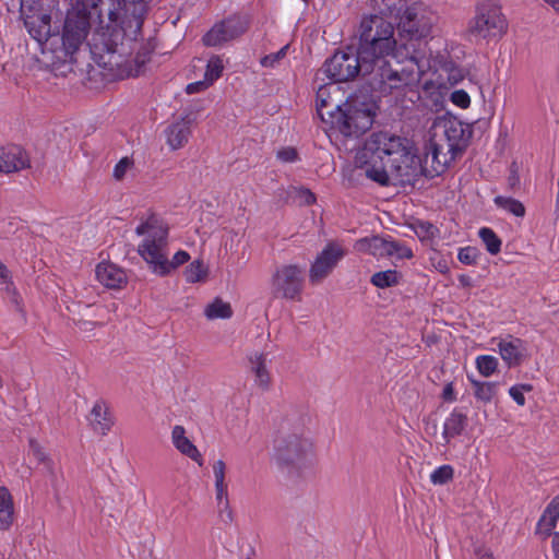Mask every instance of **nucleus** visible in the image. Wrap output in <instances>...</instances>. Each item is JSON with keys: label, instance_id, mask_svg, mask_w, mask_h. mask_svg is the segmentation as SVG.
<instances>
[{"label": "nucleus", "instance_id": "1", "mask_svg": "<svg viewBox=\"0 0 559 559\" xmlns=\"http://www.w3.org/2000/svg\"><path fill=\"white\" fill-rule=\"evenodd\" d=\"M359 47L366 73H371L372 88L381 93H391L418 83L414 67L406 64L393 69L388 57L397 59L400 37H394V26L379 15L364 17L360 23Z\"/></svg>", "mask_w": 559, "mask_h": 559}, {"label": "nucleus", "instance_id": "2", "mask_svg": "<svg viewBox=\"0 0 559 559\" xmlns=\"http://www.w3.org/2000/svg\"><path fill=\"white\" fill-rule=\"evenodd\" d=\"M358 162L365 176L380 186H406L421 173L419 158L412 153L409 141L389 132L372 133Z\"/></svg>", "mask_w": 559, "mask_h": 559}, {"label": "nucleus", "instance_id": "3", "mask_svg": "<svg viewBox=\"0 0 559 559\" xmlns=\"http://www.w3.org/2000/svg\"><path fill=\"white\" fill-rule=\"evenodd\" d=\"M435 14L423 4H413L403 12L397 24L399 56L414 67L418 82L430 70L431 60L424 39L429 36L435 23Z\"/></svg>", "mask_w": 559, "mask_h": 559}, {"label": "nucleus", "instance_id": "4", "mask_svg": "<svg viewBox=\"0 0 559 559\" xmlns=\"http://www.w3.org/2000/svg\"><path fill=\"white\" fill-rule=\"evenodd\" d=\"M274 457L288 472L299 469L313 455V444L306 429V418L296 413L281 418L273 439Z\"/></svg>", "mask_w": 559, "mask_h": 559}, {"label": "nucleus", "instance_id": "5", "mask_svg": "<svg viewBox=\"0 0 559 559\" xmlns=\"http://www.w3.org/2000/svg\"><path fill=\"white\" fill-rule=\"evenodd\" d=\"M326 95L328 87L321 86L317 92V111L321 120L332 130L345 136H358L371 128L373 120L370 111L347 104L343 108L338 104H332Z\"/></svg>", "mask_w": 559, "mask_h": 559}, {"label": "nucleus", "instance_id": "6", "mask_svg": "<svg viewBox=\"0 0 559 559\" xmlns=\"http://www.w3.org/2000/svg\"><path fill=\"white\" fill-rule=\"evenodd\" d=\"M135 233L144 236L138 247V253L148 264L150 270L158 275L165 272V258L167 255L168 227L155 215H151L141 223Z\"/></svg>", "mask_w": 559, "mask_h": 559}, {"label": "nucleus", "instance_id": "7", "mask_svg": "<svg viewBox=\"0 0 559 559\" xmlns=\"http://www.w3.org/2000/svg\"><path fill=\"white\" fill-rule=\"evenodd\" d=\"M506 27L498 0H478L476 15L469 22V35L476 39L498 37L506 32Z\"/></svg>", "mask_w": 559, "mask_h": 559}, {"label": "nucleus", "instance_id": "8", "mask_svg": "<svg viewBox=\"0 0 559 559\" xmlns=\"http://www.w3.org/2000/svg\"><path fill=\"white\" fill-rule=\"evenodd\" d=\"M361 53L348 48L344 51H336L323 66L328 78L334 82H347L355 79L360 72L366 75Z\"/></svg>", "mask_w": 559, "mask_h": 559}, {"label": "nucleus", "instance_id": "9", "mask_svg": "<svg viewBox=\"0 0 559 559\" xmlns=\"http://www.w3.org/2000/svg\"><path fill=\"white\" fill-rule=\"evenodd\" d=\"M305 271L297 264H284L272 275V293L274 297L288 300H300L304 289Z\"/></svg>", "mask_w": 559, "mask_h": 559}, {"label": "nucleus", "instance_id": "10", "mask_svg": "<svg viewBox=\"0 0 559 559\" xmlns=\"http://www.w3.org/2000/svg\"><path fill=\"white\" fill-rule=\"evenodd\" d=\"M248 29V22L239 16H229L216 24L203 36L205 46L215 47L230 41Z\"/></svg>", "mask_w": 559, "mask_h": 559}, {"label": "nucleus", "instance_id": "11", "mask_svg": "<svg viewBox=\"0 0 559 559\" xmlns=\"http://www.w3.org/2000/svg\"><path fill=\"white\" fill-rule=\"evenodd\" d=\"M345 255L344 249L336 242H329L317 255L309 270V282L312 285L322 283Z\"/></svg>", "mask_w": 559, "mask_h": 559}, {"label": "nucleus", "instance_id": "12", "mask_svg": "<svg viewBox=\"0 0 559 559\" xmlns=\"http://www.w3.org/2000/svg\"><path fill=\"white\" fill-rule=\"evenodd\" d=\"M105 52L100 55V60L108 71L118 79L140 75V69L133 68L131 60L126 58L123 45L105 44Z\"/></svg>", "mask_w": 559, "mask_h": 559}, {"label": "nucleus", "instance_id": "13", "mask_svg": "<svg viewBox=\"0 0 559 559\" xmlns=\"http://www.w3.org/2000/svg\"><path fill=\"white\" fill-rule=\"evenodd\" d=\"M424 166H430L437 175L442 174L448 165L460 155H454L448 151L447 144L430 139L425 146Z\"/></svg>", "mask_w": 559, "mask_h": 559}, {"label": "nucleus", "instance_id": "14", "mask_svg": "<svg viewBox=\"0 0 559 559\" xmlns=\"http://www.w3.org/2000/svg\"><path fill=\"white\" fill-rule=\"evenodd\" d=\"M197 121V112H188L171 123L166 130L167 144L173 151L183 147L191 135V126Z\"/></svg>", "mask_w": 559, "mask_h": 559}, {"label": "nucleus", "instance_id": "15", "mask_svg": "<svg viewBox=\"0 0 559 559\" xmlns=\"http://www.w3.org/2000/svg\"><path fill=\"white\" fill-rule=\"evenodd\" d=\"M249 371L253 374L254 385L267 392L273 383L272 374L269 369V358L266 353L252 352L248 355Z\"/></svg>", "mask_w": 559, "mask_h": 559}, {"label": "nucleus", "instance_id": "16", "mask_svg": "<svg viewBox=\"0 0 559 559\" xmlns=\"http://www.w3.org/2000/svg\"><path fill=\"white\" fill-rule=\"evenodd\" d=\"M443 128L444 143L454 155H462L467 146L466 130L456 119H445L440 122Z\"/></svg>", "mask_w": 559, "mask_h": 559}, {"label": "nucleus", "instance_id": "17", "mask_svg": "<svg viewBox=\"0 0 559 559\" xmlns=\"http://www.w3.org/2000/svg\"><path fill=\"white\" fill-rule=\"evenodd\" d=\"M29 167L26 152L17 145L0 148V173L12 174Z\"/></svg>", "mask_w": 559, "mask_h": 559}, {"label": "nucleus", "instance_id": "18", "mask_svg": "<svg viewBox=\"0 0 559 559\" xmlns=\"http://www.w3.org/2000/svg\"><path fill=\"white\" fill-rule=\"evenodd\" d=\"M87 32L88 23L85 20L68 19L64 23L62 33V45L66 51L68 53H73L86 38Z\"/></svg>", "mask_w": 559, "mask_h": 559}, {"label": "nucleus", "instance_id": "19", "mask_svg": "<svg viewBox=\"0 0 559 559\" xmlns=\"http://www.w3.org/2000/svg\"><path fill=\"white\" fill-rule=\"evenodd\" d=\"M92 429L102 436H106L115 424L114 416L105 401H97L88 416Z\"/></svg>", "mask_w": 559, "mask_h": 559}, {"label": "nucleus", "instance_id": "20", "mask_svg": "<svg viewBox=\"0 0 559 559\" xmlns=\"http://www.w3.org/2000/svg\"><path fill=\"white\" fill-rule=\"evenodd\" d=\"M50 22L51 17L47 13L38 12L24 17L27 32L40 45L47 41L51 35Z\"/></svg>", "mask_w": 559, "mask_h": 559}, {"label": "nucleus", "instance_id": "21", "mask_svg": "<svg viewBox=\"0 0 559 559\" xmlns=\"http://www.w3.org/2000/svg\"><path fill=\"white\" fill-rule=\"evenodd\" d=\"M95 272L99 283L108 288L119 289L127 284L126 272L114 263L102 262Z\"/></svg>", "mask_w": 559, "mask_h": 559}, {"label": "nucleus", "instance_id": "22", "mask_svg": "<svg viewBox=\"0 0 559 559\" xmlns=\"http://www.w3.org/2000/svg\"><path fill=\"white\" fill-rule=\"evenodd\" d=\"M171 440L175 448L183 455L197 462L199 466L203 465V457L197 447L186 437V430L177 425L173 428Z\"/></svg>", "mask_w": 559, "mask_h": 559}, {"label": "nucleus", "instance_id": "23", "mask_svg": "<svg viewBox=\"0 0 559 559\" xmlns=\"http://www.w3.org/2000/svg\"><path fill=\"white\" fill-rule=\"evenodd\" d=\"M213 474L215 479L216 500L218 506L224 507L227 511L229 520L233 519L231 510L228 501L227 483H226V464L223 460H218L213 464Z\"/></svg>", "mask_w": 559, "mask_h": 559}, {"label": "nucleus", "instance_id": "24", "mask_svg": "<svg viewBox=\"0 0 559 559\" xmlns=\"http://www.w3.org/2000/svg\"><path fill=\"white\" fill-rule=\"evenodd\" d=\"M392 240L378 236L362 238L356 241L355 249L359 252H367L374 257H390Z\"/></svg>", "mask_w": 559, "mask_h": 559}, {"label": "nucleus", "instance_id": "25", "mask_svg": "<svg viewBox=\"0 0 559 559\" xmlns=\"http://www.w3.org/2000/svg\"><path fill=\"white\" fill-rule=\"evenodd\" d=\"M500 355L509 367L519 366L523 358V342L520 338L502 340L498 344Z\"/></svg>", "mask_w": 559, "mask_h": 559}, {"label": "nucleus", "instance_id": "26", "mask_svg": "<svg viewBox=\"0 0 559 559\" xmlns=\"http://www.w3.org/2000/svg\"><path fill=\"white\" fill-rule=\"evenodd\" d=\"M559 519V497L552 498L537 524V533L550 536Z\"/></svg>", "mask_w": 559, "mask_h": 559}, {"label": "nucleus", "instance_id": "27", "mask_svg": "<svg viewBox=\"0 0 559 559\" xmlns=\"http://www.w3.org/2000/svg\"><path fill=\"white\" fill-rule=\"evenodd\" d=\"M467 425V417L461 412L454 411L445 419L443 425L442 438L448 444L452 438L460 436Z\"/></svg>", "mask_w": 559, "mask_h": 559}, {"label": "nucleus", "instance_id": "28", "mask_svg": "<svg viewBox=\"0 0 559 559\" xmlns=\"http://www.w3.org/2000/svg\"><path fill=\"white\" fill-rule=\"evenodd\" d=\"M14 520V504L10 491L0 487V530L10 528Z\"/></svg>", "mask_w": 559, "mask_h": 559}, {"label": "nucleus", "instance_id": "29", "mask_svg": "<svg viewBox=\"0 0 559 559\" xmlns=\"http://www.w3.org/2000/svg\"><path fill=\"white\" fill-rule=\"evenodd\" d=\"M471 382L474 389V396L477 399V401L484 404H488L493 401L498 392L497 382H483L477 380H471Z\"/></svg>", "mask_w": 559, "mask_h": 559}, {"label": "nucleus", "instance_id": "30", "mask_svg": "<svg viewBox=\"0 0 559 559\" xmlns=\"http://www.w3.org/2000/svg\"><path fill=\"white\" fill-rule=\"evenodd\" d=\"M204 314L209 320L228 319L233 316V309L230 304L221 298H215L205 307Z\"/></svg>", "mask_w": 559, "mask_h": 559}, {"label": "nucleus", "instance_id": "31", "mask_svg": "<svg viewBox=\"0 0 559 559\" xmlns=\"http://www.w3.org/2000/svg\"><path fill=\"white\" fill-rule=\"evenodd\" d=\"M183 275L186 281L191 284L205 282L209 276V267L202 260H194L186 267Z\"/></svg>", "mask_w": 559, "mask_h": 559}, {"label": "nucleus", "instance_id": "32", "mask_svg": "<svg viewBox=\"0 0 559 559\" xmlns=\"http://www.w3.org/2000/svg\"><path fill=\"white\" fill-rule=\"evenodd\" d=\"M401 275L394 270L377 272L371 276V284L379 288H388L399 284Z\"/></svg>", "mask_w": 559, "mask_h": 559}, {"label": "nucleus", "instance_id": "33", "mask_svg": "<svg viewBox=\"0 0 559 559\" xmlns=\"http://www.w3.org/2000/svg\"><path fill=\"white\" fill-rule=\"evenodd\" d=\"M493 202L498 207L513 214L514 216L523 217L525 215V206L516 199L498 195L495 198Z\"/></svg>", "mask_w": 559, "mask_h": 559}, {"label": "nucleus", "instance_id": "34", "mask_svg": "<svg viewBox=\"0 0 559 559\" xmlns=\"http://www.w3.org/2000/svg\"><path fill=\"white\" fill-rule=\"evenodd\" d=\"M478 235L490 254L495 255L500 252L501 239L496 235V233L491 228L483 227L479 229Z\"/></svg>", "mask_w": 559, "mask_h": 559}, {"label": "nucleus", "instance_id": "35", "mask_svg": "<svg viewBox=\"0 0 559 559\" xmlns=\"http://www.w3.org/2000/svg\"><path fill=\"white\" fill-rule=\"evenodd\" d=\"M190 260V254L185 250L177 251L173 259H168V254L165 258V272L158 273L159 276H167L173 271H175L177 267L181 266L182 264L187 263Z\"/></svg>", "mask_w": 559, "mask_h": 559}, {"label": "nucleus", "instance_id": "36", "mask_svg": "<svg viewBox=\"0 0 559 559\" xmlns=\"http://www.w3.org/2000/svg\"><path fill=\"white\" fill-rule=\"evenodd\" d=\"M476 367L484 377H490L498 367V359L490 355H481L476 358Z\"/></svg>", "mask_w": 559, "mask_h": 559}, {"label": "nucleus", "instance_id": "37", "mask_svg": "<svg viewBox=\"0 0 559 559\" xmlns=\"http://www.w3.org/2000/svg\"><path fill=\"white\" fill-rule=\"evenodd\" d=\"M29 451L33 454V456L38 461V463L44 464L48 472L50 474H53V464L51 459L45 453L40 444L34 439L29 440Z\"/></svg>", "mask_w": 559, "mask_h": 559}, {"label": "nucleus", "instance_id": "38", "mask_svg": "<svg viewBox=\"0 0 559 559\" xmlns=\"http://www.w3.org/2000/svg\"><path fill=\"white\" fill-rule=\"evenodd\" d=\"M223 69V60L217 56H213L206 66L205 80L212 84L221 76Z\"/></svg>", "mask_w": 559, "mask_h": 559}, {"label": "nucleus", "instance_id": "39", "mask_svg": "<svg viewBox=\"0 0 559 559\" xmlns=\"http://www.w3.org/2000/svg\"><path fill=\"white\" fill-rule=\"evenodd\" d=\"M453 475L454 471L451 465H442L431 473L430 480L435 485H444L452 480Z\"/></svg>", "mask_w": 559, "mask_h": 559}, {"label": "nucleus", "instance_id": "40", "mask_svg": "<svg viewBox=\"0 0 559 559\" xmlns=\"http://www.w3.org/2000/svg\"><path fill=\"white\" fill-rule=\"evenodd\" d=\"M415 234L421 240H428L436 237L438 228L429 222L418 221L414 224Z\"/></svg>", "mask_w": 559, "mask_h": 559}, {"label": "nucleus", "instance_id": "41", "mask_svg": "<svg viewBox=\"0 0 559 559\" xmlns=\"http://www.w3.org/2000/svg\"><path fill=\"white\" fill-rule=\"evenodd\" d=\"M479 257V251L475 247H465L460 249L457 259L461 263L466 265H474Z\"/></svg>", "mask_w": 559, "mask_h": 559}, {"label": "nucleus", "instance_id": "42", "mask_svg": "<svg viewBox=\"0 0 559 559\" xmlns=\"http://www.w3.org/2000/svg\"><path fill=\"white\" fill-rule=\"evenodd\" d=\"M288 45L282 47L278 51L270 53L261 59V64L263 67H275L285 56L287 55Z\"/></svg>", "mask_w": 559, "mask_h": 559}, {"label": "nucleus", "instance_id": "43", "mask_svg": "<svg viewBox=\"0 0 559 559\" xmlns=\"http://www.w3.org/2000/svg\"><path fill=\"white\" fill-rule=\"evenodd\" d=\"M390 257H396L399 259H411L413 258V251L405 245L392 240V248H390Z\"/></svg>", "mask_w": 559, "mask_h": 559}, {"label": "nucleus", "instance_id": "44", "mask_svg": "<svg viewBox=\"0 0 559 559\" xmlns=\"http://www.w3.org/2000/svg\"><path fill=\"white\" fill-rule=\"evenodd\" d=\"M133 162L129 157L121 158L114 169V178L116 180H122L127 171L132 167Z\"/></svg>", "mask_w": 559, "mask_h": 559}, {"label": "nucleus", "instance_id": "45", "mask_svg": "<svg viewBox=\"0 0 559 559\" xmlns=\"http://www.w3.org/2000/svg\"><path fill=\"white\" fill-rule=\"evenodd\" d=\"M451 100L460 108H467L471 104L469 95L464 90H456L451 94Z\"/></svg>", "mask_w": 559, "mask_h": 559}, {"label": "nucleus", "instance_id": "46", "mask_svg": "<svg viewBox=\"0 0 559 559\" xmlns=\"http://www.w3.org/2000/svg\"><path fill=\"white\" fill-rule=\"evenodd\" d=\"M151 51L146 48L139 51L133 60H131L133 68L140 69V74L147 61H150Z\"/></svg>", "mask_w": 559, "mask_h": 559}, {"label": "nucleus", "instance_id": "47", "mask_svg": "<svg viewBox=\"0 0 559 559\" xmlns=\"http://www.w3.org/2000/svg\"><path fill=\"white\" fill-rule=\"evenodd\" d=\"M277 157L285 163L295 162L298 157V153L294 147H284L277 152Z\"/></svg>", "mask_w": 559, "mask_h": 559}, {"label": "nucleus", "instance_id": "48", "mask_svg": "<svg viewBox=\"0 0 559 559\" xmlns=\"http://www.w3.org/2000/svg\"><path fill=\"white\" fill-rule=\"evenodd\" d=\"M509 394L516 402L518 405H520V406L525 405L526 401H525L523 392L521 391V388H518L516 385L510 388Z\"/></svg>", "mask_w": 559, "mask_h": 559}, {"label": "nucleus", "instance_id": "49", "mask_svg": "<svg viewBox=\"0 0 559 559\" xmlns=\"http://www.w3.org/2000/svg\"><path fill=\"white\" fill-rule=\"evenodd\" d=\"M211 83H209L206 80L205 81H200V82H195V83H191L187 86V93L188 94H193V93H198V92H201L203 90H205Z\"/></svg>", "mask_w": 559, "mask_h": 559}, {"label": "nucleus", "instance_id": "50", "mask_svg": "<svg viewBox=\"0 0 559 559\" xmlns=\"http://www.w3.org/2000/svg\"><path fill=\"white\" fill-rule=\"evenodd\" d=\"M300 198L308 205L313 204L316 202V195L308 189L300 190Z\"/></svg>", "mask_w": 559, "mask_h": 559}, {"label": "nucleus", "instance_id": "51", "mask_svg": "<svg viewBox=\"0 0 559 559\" xmlns=\"http://www.w3.org/2000/svg\"><path fill=\"white\" fill-rule=\"evenodd\" d=\"M442 396L445 401H454L455 400V396H454V390H453V385L452 383H448L444 389H443V393H442Z\"/></svg>", "mask_w": 559, "mask_h": 559}, {"label": "nucleus", "instance_id": "52", "mask_svg": "<svg viewBox=\"0 0 559 559\" xmlns=\"http://www.w3.org/2000/svg\"><path fill=\"white\" fill-rule=\"evenodd\" d=\"M520 183V178L516 170L511 169V173L508 177V185L511 189H514Z\"/></svg>", "mask_w": 559, "mask_h": 559}, {"label": "nucleus", "instance_id": "53", "mask_svg": "<svg viewBox=\"0 0 559 559\" xmlns=\"http://www.w3.org/2000/svg\"><path fill=\"white\" fill-rule=\"evenodd\" d=\"M0 280L2 283H10V272L8 267L0 261Z\"/></svg>", "mask_w": 559, "mask_h": 559}, {"label": "nucleus", "instance_id": "54", "mask_svg": "<svg viewBox=\"0 0 559 559\" xmlns=\"http://www.w3.org/2000/svg\"><path fill=\"white\" fill-rule=\"evenodd\" d=\"M550 536H552V540H551L552 550H554L556 558L558 559L559 558V533L551 532Z\"/></svg>", "mask_w": 559, "mask_h": 559}, {"label": "nucleus", "instance_id": "55", "mask_svg": "<svg viewBox=\"0 0 559 559\" xmlns=\"http://www.w3.org/2000/svg\"><path fill=\"white\" fill-rule=\"evenodd\" d=\"M459 282L463 287L472 286V278L468 275L462 274L459 276Z\"/></svg>", "mask_w": 559, "mask_h": 559}, {"label": "nucleus", "instance_id": "56", "mask_svg": "<svg viewBox=\"0 0 559 559\" xmlns=\"http://www.w3.org/2000/svg\"><path fill=\"white\" fill-rule=\"evenodd\" d=\"M548 3L555 11L559 12V0H544Z\"/></svg>", "mask_w": 559, "mask_h": 559}, {"label": "nucleus", "instance_id": "57", "mask_svg": "<svg viewBox=\"0 0 559 559\" xmlns=\"http://www.w3.org/2000/svg\"><path fill=\"white\" fill-rule=\"evenodd\" d=\"M516 386H518V388H521V391H522V392H524V391H525V392H530V391H532V390H533L532 384H526V383H525V384H519V385H516Z\"/></svg>", "mask_w": 559, "mask_h": 559}, {"label": "nucleus", "instance_id": "58", "mask_svg": "<svg viewBox=\"0 0 559 559\" xmlns=\"http://www.w3.org/2000/svg\"><path fill=\"white\" fill-rule=\"evenodd\" d=\"M479 559H493V556L489 551H483L479 554Z\"/></svg>", "mask_w": 559, "mask_h": 559}, {"label": "nucleus", "instance_id": "59", "mask_svg": "<svg viewBox=\"0 0 559 559\" xmlns=\"http://www.w3.org/2000/svg\"><path fill=\"white\" fill-rule=\"evenodd\" d=\"M556 212L559 214V182H558V194L556 200Z\"/></svg>", "mask_w": 559, "mask_h": 559}, {"label": "nucleus", "instance_id": "60", "mask_svg": "<svg viewBox=\"0 0 559 559\" xmlns=\"http://www.w3.org/2000/svg\"><path fill=\"white\" fill-rule=\"evenodd\" d=\"M108 14H109V19H110L111 21H116V19H117V17H116V13H115L111 9H109V13H108Z\"/></svg>", "mask_w": 559, "mask_h": 559}, {"label": "nucleus", "instance_id": "61", "mask_svg": "<svg viewBox=\"0 0 559 559\" xmlns=\"http://www.w3.org/2000/svg\"><path fill=\"white\" fill-rule=\"evenodd\" d=\"M462 78H463V76H462L461 74H459V75H453V82H452V83H453V84L457 83L460 80H462Z\"/></svg>", "mask_w": 559, "mask_h": 559}]
</instances>
